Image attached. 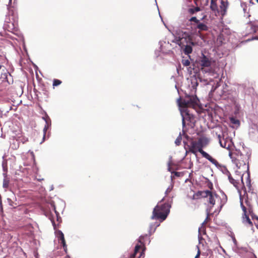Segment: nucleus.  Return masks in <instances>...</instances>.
Segmentation results:
<instances>
[{
    "instance_id": "obj_40",
    "label": "nucleus",
    "mask_w": 258,
    "mask_h": 258,
    "mask_svg": "<svg viewBox=\"0 0 258 258\" xmlns=\"http://www.w3.org/2000/svg\"><path fill=\"white\" fill-rule=\"evenodd\" d=\"M251 217H252V220H255L256 221V217H258L256 215H252Z\"/></svg>"
},
{
    "instance_id": "obj_42",
    "label": "nucleus",
    "mask_w": 258,
    "mask_h": 258,
    "mask_svg": "<svg viewBox=\"0 0 258 258\" xmlns=\"http://www.w3.org/2000/svg\"><path fill=\"white\" fill-rule=\"evenodd\" d=\"M248 4V6H249L250 5H253L254 3L252 2V1H249V3Z\"/></svg>"
},
{
    "instance_id": "obj_26",
    "label": "nucleus",
    "mask_w": 258,
    "mask_h": 258,
    "mask_svg": "<svg viewBox=\"0 0 258 258\" xmlns=\"http://www.w3.org/2000/svg\"><path fill=\"white\" fill-rule=\"evenodd\" d=\"M222 196H223V198H222V199H221V205L220 206V208H221L222 207V206H223V205L227 201V197L224 194L223 192H222Z\"/></svg>"
},
{
    "instance_id": "obj_33",
    "label": "nucleus",
    "mask_w": 258,
    "mask_h": 258,
    "mask_svg": "<svg viewBox=\"0 0 258 258\" xmlns=\"http://www.w3.org/2000/svg\"><path fill=\"white\" fill-rule=\"evenodd\" d=\"M230 120H231V122L233 124H239V121L238 119H235L232 117L231 118Z\"/></svg>"
},
{
    "instance_id": "obj_2",
    "label": "nucleus",
    "mask_w": 258,
    "mask_h": 258,
    "mask_svg": "<svg viewBox=\"0 0 258 258\" xmlns=\"http://www.w3.org/2000/svg\"><path fill=\"white\" fill-rule=\"evenodd\" d=\"M172 199H169L167 202L162 204L158 203L154 208L152 215L151 217L152 220H160V222L164 221L170 213V209L171 207Z\"/></svg>"
},
{
    "instance_id": "obj_10",
    "label": "nucleus",
    "mask_w": 258,
    "mask_h": 258,
    "mask_svg": "<svg viewBox=\"0 0 258 258\" xmlns=\"http://www.w3.org/2000/svg\"><path fill=\"white\" fill-rule=\"evenodd\" d=\"M183 144L185 146L184 148L186 150V153L187 151L185 147L186 145H187V147L188 148V152H191L195 154L197 153V151L199 152V146L198 145L197 142L192 141L190 143V145H187V143L185 141H183Z\"/></svg>"
},
{
    "instance_id": "obj_17",
    "label": "nucleus",
    "mask_w": 258,
    "mask_h": 258,
    "mask_svg": "<svg viewBox=\"0 0 258 258\" xmlns=\"http://www.w3.org/2000/svg\"><path fill=\"white\" fill-rule=\"evenodd\" d=\"M194 2H195L197 6L190 7L187 9V12L190 15H193L196 12H199L201 10L200 7L198 6V4L196 3L197 1Z\"/></svg>"
},
{
    "instance_id": "obj_35",
    "label": "nucleus",
    "mask_w": 258,
    "mask_h": 258,
    "mask_svg": "<svg viewBox=\"0 0 258 258\" xmlns=\"http://www.w3.org/2000/svg\"><path fill=\"white\" fill-rule=\"evenodd\" d=\"M7 202H8V204L11 206H13V203L14 202H13V201L10 199V198H8L7 199Z\"/></svg>"
},
{
    "instance_id": "obj_15",
    "label": "nucleus",
    "mask_w": 258,
    "mask_h": 258,
    "mask_svg": "<svg viewBox=\"0 0 258 258\" xmlns=\"http://www.w3.org/2000/svg\"><path fill=\"white\" fill-rule=\"evenodd\" d=\"M1 78L3 79V81H6L9 84L11 83L10 78H12V76L7 71L2 73Z\"/></svg>"
},
{
    "instance_id": "obj_49",
    "label": "nucleus",
    "mask_w": 258,
    "mask_h": 258,
    "mask_svg": "<svg viewBox=\"0 0 258 258\" xmlns=\"http://www.w3.org/2000/svg\"><path fill=\"white\" fill-rule=\"evenodd\" d=\"M53 186L51 185V188H50V190H53Z\"/></svg>"
},
{
    "instance_id": "obj_46",
    "label": "nucleus",
    "mask_w": 258,
    "mask_h": 258,
    "mask_svg": "<svg viewBox=\"0 0 258 258\" xmlns=\"http://www.w3.org/2000/svg\"><path fill=\"white\" fill-rule=\"evenodd\" d=\"M168 171H170V169H171V168L170 167V163H168Z\"/></svg>"
},
{
    "instance_id": "obj_48",
    "label": "nucleus",
    "mask_w": 258,
    "mask_h": 258,
    "mask_svg": "<svg viewBox=\"0 0 258 258\" xmlns=\"http://www.w3.org/2000/svg\"><path fill=\"white\" fill-rule=\"evenodd\" d=\"M233 242L236 244V240L235 238L233 239Z\"/></svg>"
},
{
    "instance_id": "obj_1",
    "label": "nucleus",
    "mask_w": 258,
    "mask_h": 258,
    "mask_svg": "<svg viewBox=\"0 0 258 258\" xmlns=\"http://www.w3.org/2000/svg\"><path fill=\"white\" fill-rule=\"evenodd\" d=\"M174 42L178 44L181 50L186 55H189L192 51V47L196 43L194 42L189 33L186 31H179L175 37Z\"/></svg>"
},
{
    "instance_id": "obj_45",
    "label": "nucleus",
    "mask_w": 258,
    "mask_h": 258,
    "mask_svg": "<svg viewBox=\"0 0 258 258\" xmlns=\"http://www.w3.org/2000/svg\"><path fill=\"white\" fill-rule=\"evenodd\" d=\"M174 174H175L176 176H178V175H179V172H174Z\"/></svg>"
},
{
    "instance_id": "obj_21",
    "label": "nucleus",
    "mask_w": 258,
    "mask_h": 258,
    "mask_svg": "<svg viewBox=\"0 0 258 258\" xmlns=\"http://www.w3.org/2000/svg\"><path fill=\"white\" fill-rule=\"evenodd\" d=\"M202 233H203V234H206V230L205 228L204 227L201 226L199 228V235H198V238L199 241H200L202 239H203L201 234Z\"/></svg>"
},
{
    "instance_id": "obj_47",
    "label": "nucleus",
    "mask_w": 258,
    "mask_h": 258,
    "mask_svg": "<svg viewBox=\"0 0 258 258\" xmlns=\"http://www.w3.org/2000/svg\"><path fill=\"white\" fill-rule=\"evenodd\" d=\"M3 175H4V178H8L7 175L6 173H3Z\"/></svg>"
},
{
    "instance_id": "obj_41",
    "label": "nucleus",
    "mask_w": 258,
    "mask_h": 258,
    "mask_svg": "<svg viewBox=\"0 0 258 258\" xmlns=\"http://www.w3.org/2000/svg\"><path fill=\"white\" fill-rule=\"evenodd\" d=\"M200 254V250L199 249V250H198V253H197V254L196 255V256L195 258H198V257L199 256Z\"/></svg>"
},
{
    "instance_id": "obj_28",
    "label": "nucleus",
    "mask_w": 258,
    "mask_h": 258,
    "mask_svg": "<svg viewBox=\"0 0 258 258\" xmlns=\"http://www.w3.org/2000/svg\"><path fill=\"white\" fill-rule=\"evenodd\" d=\"M49 127H48V125H45L44 128H43V142L45 140L46 132H47V130L48 129Z\"/></svg>"
},
{
    "instance_id": "obj_7",
    "label": "nucleus",
    "mask_w": 258,
    "mask_h": 258,
    "mask_svg": "<svg viewBox=\"0 0 258 258\" xmlns=\"http://www.w3.org/2000/svg\"><path fill=\"white\" fill-rule=\"evenodd\" d=\"M181 102L184 105L195 107L198 105L199 100L196 95H186Z\"/></svg>"
},
{
    "instance_id": "obj_39",
    "label": "nucleus",
    "mask_w": 258,
    "mask_h": 258,
    "mask_svg": "<svg viewBox=\"0 0 258 258\" xmlns=\"http://www.w3.org/2000/svg\"><path fill=\"white\" fill-rule=\"evenodd\" d=\"M254 222L255 227L258 229V217H256V221H254Z\"/></svg>"
},
{
    "instance_id": "obj_55",
    "label": "nucleus",
    "mask_w": 258,
    "mask_h": 258,
    "mask_svg": "<svg viewBox=\"0 0 258 258\" xmlns=\"http://www.w3.org/2000/svg\"><path fill=\"white\" fill-rule=\"evenodd\" d=\"M38 180L39 181H41V180H43V179H38Z\"/></svg>"
},
{
    "instance_id": "obj_56",
    "label": "nucleus",
    "mask_w": 258,
    "mask_h": 258,
    "mask_svg": "<svg viewBox=\"0 0 258 258\" xmlns=\"http://www.w3.org/2000/svg\"><path fill=\"white\" fill-rule=\"evenodd\" d=\"M196 85L197 86L198 85V83L197 82H196Z\"/></svg>"
},
{
    "instance_id": "obj_20",
    "label": "nucleus",
    "mask_w": 258,
    "mask_h": 258,
    "mask_svg": "<svg viewBox=\"0 0 258 258\" xmlns=\"http://www.w3.org/2000/svg\"><path fill=\"white\" fill-rule=\"evenodd\" d=\"M197 27L201 31H206L208 30L207 26L203 23H200V22L197 24Z\"/></svg>"
},
{
    "instance_id": "obj_38",
    "label": "nucleus",
    "mask_w": 258,
    "mask_h": 258,
    "mask_svg": "<svg viewBox=\"0 0 258 258\" xmlns=\"http://www.w3.org/2000/svg\"><path fill=\"white\" fill-rule=\"evenodd\" d=\"M47 116H49L46 113H45V116L42 117V118L43 120H44L45 121V120H47Z\"/></svg>"
},
{
    "instance_id": "obj_23",
    "label": "nucleus",
    "mask_w": 258,
    "mask_h": 258,
    "mask_svg": "<svg viewBox=\"0 0 258 258\" xmlns=\"http://www.w3.org/2000/svg\"><path fill=\"white\" fill-rule=\"evenodd\" d=\"M10 180L8 178H4L3 182V187L4 188L7 189L9 187Z\"/></svg>"
},
{
    "instance_id": "obj_37",
    "label": "nucleus",
    "mask_w": 258,
    "mask_h": 258,
    "mask_svg": "<svg viewBox=\"0 0 258 258\" xmlns=\"http://www.w3.org/2000/svg\"><path fill=\"white\" fill-rule=\"evenodd\" d=\"M210 211V210H209L208 209L207 210V218H206V220L203 222L202 224H204L206 222V220L208 219Z\"/></svg>"
},
{
    "instance_id": "obj_19",
    "label": "nucleus",
    "mask_w": 258,
    "mask_h": 258,
    "mask_svg": "<svg viewBox=\"0 0 258 258\" xmlns=\"http://www.w3.org/2000/svg\"><path fill=\"white\" fill-rule=\"evenodd\" d=\"M241 7L243 9L244 13H246L247 14V16L249 17L250 15L248 14L249 9L247 8V4L245 2H242L241 3Z\"/></svg>"
},
{
    "instance_id": "obj_5",
    "label": "nucleus",
    "mask_w": 258,
    "mask_h": 258,
    "mask_svg": "<svg viewBox=\"0 0 258 258\" xmlns=\"http://www.w3.org/2000/svg\"><path fill=\"white\" fill-rule=\"evenodd\" d=\"M148 234L141 235L138 239V241L140 244H137L136 245L134 252L131 253L128 258H140L143 255L146 249L144 240L145 237H147Z\"/></svg>"
},
{
    "instance_id": "obj_52",
    "label": "nucleus",
    "mask_w": 258,
    "mask_h": 258,
    "mask_svg": "<svg viewBox=\"0 0 258 258\" xmlns=\"http://www.w3.org/2000/svg\"><path fill=\"white\" fill-rule=\"evenodd\" d=\"M3 68V66H2L1 64H0V70H1Z\"/></svg>"
},
{
    "instance_id": "obj_50",
    "label": "nucleus",
    "mask_w": 258,
    "mask_h": 258,
    "mask_svg": "<svg viewBox=\"0 0 258 258\" xmlns=\"http://www.w3.org/2000/svg\"><path fill=\"white\" fill-rule=\"evenodd\" d=\"M155 2L156 5L157 6V7H158L157 4V1H155ZM157 8H158V7H157ZM158 10H159V9H158Z\"/></svg>"
},
{
    "instance_id": "obj_16",
    "label": "nucleus",
    "mask_w": 258,
    "mask_h": 258,
    "mask_svg": "<svg viewBox=\"0 0 258 258\" xmlns=\"http://www.w3.org/2000/svg\"><path fill=\"white\" fill-rule=\"evenodd\" d=\"M221 136L220 135H218V138L219 139V142L220 143V146L224 148L225 149H229L230 147L229 144L227 145V140H225L224 139H223V140L221 139Z\"/></svg>"
},
{
    "instance_id": "obj_9",
    "label": "nucleus",
    "mask_w": 258,
    "mask_h": 258,
    "mask_svg": "<svg viewBox=\"0 0 258 258\" xmlns=\"http://www.w3.org/2000/svg\"><path fill=\"white\" fill-rule=\"evenodd\" d=\"M177 104L179 107V109L180 110V114L182 118L187 117L188 118H190V114L189 113V111L187 109L188 106H185L182 104V103L181 102V98H179L177 100Z\"/></svg>"
},
{
    "instance_id": "obj_34",
    "label": "nucleus",
    "mask_w": 258,
    "mask_h": 258,
    "mask_svg": "<svg viewBox=\"0 0 258 258\" xmlns=\"http://www.w3.org/2000/svg\"><path fill=\"white\" fill-rule=\"evenodd\" d=\"M185 119L189 120L190 118H187V117L182 118V127H184L185 126Z\"/></svg>"
},
{
    "instance_id": "obj_25",
    "label": "nucleus",
    "mask_w": 258,
    "mask_h": 258,
    "mask_svg": "<svg viewBox=\"0 0 258 258\" xmlns=\"http://www.w3.org/2000/svg\"><path fill=\"white\" fill-rule=\"evenodd\" d=\"M245 217H243V222H247L250 226H252V223L249 219V217L246 214H244Z\"/></svg>"
},
{
    "instance_id": "obj_51",
    "label": "nucleus",
    "mask_w": 258,
    "mask_h": 258,
    "mask_svg": "<svg viewBox=\"0 0 258 258\" xmlns=\"http://www.w3.org/2000/svg\"><path fill=\"white\" fill-rule=\"evenodd\" d=\"M164 198H163L160 201V203L162 202L163 200H164Z\"/></svg>"
},
{
    "instance_id": "obj_30",
    "label": "nucleus",
    "mask_w": 258,
    "mask_h": 258,
    "mask_svg": "<svg viewBox=\"0 0 258 258\" xmlns=\"http://www.w3.org/2000/svg\"><path fill=\"white\" fill-rule=\"evenodd\" d=\"M182 63L185 67H187L190 64V61L188 59H182Z\"/></svg>"
},
{
    "instance_id": "obj_36",
    "label": "nucleus",
    "mask_w": 258,
    "mask_h": 258,
    "mask_svg": "<svg viewBox=\"0 0 258 258\" xmlns=\"http://www.w3.org/2000/svg\"><path fill=\"white\" fill-rule=\"evenodd\" d=\"M240 205H241V208L244 212V214H246V209L245 207L243 205L242 202H241Z\"/></svg>"
},
{
    "instance_id": "obj_43",
    "label": "nucleus",
    "mask_w": 258,
    "mask_h": 258,
    "mask_svg": "<svg viewBox=\"0 0 258 258\" xmlns=\"http://www.w3.org/2000/svg\"><path fill=\"white\" fill-rule=\"evenodd\" d=\"M163 43V41H160L159 42V44L160 45V47H161L162 46Z\"/></svg>"
},
{
    "instance_id": "obj_11",
    "label": "nucleus",
    "mask_w": 258,
    "mask_h": 258,
    "mask_svg": "<svg viewBox=\"0 0 258 258\" xmlns=\"http://www.w3.org/2000/svg\"><path fill=\"white\" fill-rule=\"evenodd\" d=\"M206 196L208 197V202L212 206L215 204V199L218 198V196L216 194H213L211 191L207 190L205 192Z\"/></svg>"
},
{
    "instance_id": "obj_3",
    "label": "nucleus",
    "mask_w": 258,
    "mask_h": 258,
    "mask_svg": "<svg viewBox=\"0 0 258 258\" xmlns=\"http://www.w3.org/2000/svg\"><path fill=\"white\" fill-rule=\"evenodd\" d=\"M229 156L232 159V161L234 164L237 169H242L243 171H249V165L248 159L249 158L247 155H243L240 153L238 154L236 157H233L231 154ZM248 176L249 177V172H248Z\"/></svg>"
},
{
    "instance_id": "obj_14",
    "label": "nucleus",
    "mask_w": 258,
    "mask_h": 258,
    "mask_svg": "<svg viewBox=\"0 0 258 258\" xmlns=\"http://www.w3.org/2000/svg\"><path fill=\"white\" fill-rule=\"evenodd\" d=\"M161 222H160V220H159V221L158 222L156 221L155 222L150 223L149 229V236H151L153 233L155 232L156 228L160 226Z\"/></svg>"
},
{
    "instance_id": "obj_32",
    "label": "nucleus",
    "mask_w": 258,
    "mask_h": 258,
    "mask_svg": "<svg viewBox=\"0 0 258 258\" xmlns=\"http://www.w3.org/2000/svg\"><path fill=\"white\" fill-rule=\"evenodd\" d=\"M45 125H48V127H50L51 126V119L49 116H47V120H45Z\"/></svg>"
},
{
    "instance_id": "obj_13",
    "label": "nucleus",
    "mask_w": 258,
    "mask_h": 258,
    "mask_svg": "<svg viewBox=\"0 0 258 258\" xmlns=\"http://www.w3.org/2000/svg\"><path fill=\"white\" fill-rule=\"evenodd\" d=\"M249 136L252 140L258 143V129L251 127L249 131Z\"/></svg>"
},
{
    "instance_id": "obj_31",
    "label": "nucleus",
    "mask_w": 258,
    "mask_h": 258,
    "mask_svg": "<svg viewBox=\"0 0 258 258\" xmlns=\"http://www.w3.org/2000/svg\"><path fill=\"white\" fill-rule=\"evenodd\" d=\"M189 21L191 22H195L196 24L199 23L200 22V20H198L197 17H192L190 19Z\"/></svg>"
},
{
    "instance_id": "obj_12",
    "label": "nucleus",
    "mask_w": 258,
    "mask_h": 258,
    "mask_svg": "<svg viewBox=\"0 0 258 258\" xmlns=\"http://www.w3.org/2000/svg\"><path fill=\"white\" fill-rule=\"evenodd\" d=\"M56 236L57 237L58 240L61 241V243L63 246V248L65 251L67 249V244L64 237V234L61 230H58L55 232Z\"/></svg>"
},
{
    "instance_id": "obj_4",
    "label": "nucleus",
    "mask_w": 258,
    "mask_h": 258,
    "mask_svg": "<svg viewBox=\"0 0 258 258\" xmlns=\"http://www.w3.org/2000/svg\"><path fill=\"white\" fill-rule=\"evenodd\" d=\"M208 142V139L207 138L201 137L199 138L197 143L199 146V152L202 155L203 157L208 160L217 168L222 167V166L216 160L212 158L208 153L203 150V147L207 144Z\"/></svg>"
},
{
    "instance_id": "obj_44",
    "label": "nucleus",
    "mask_w": 258,
    "mask_h": 258,
    "mask_svg": "<svg viewBox=\"0 0 258 258\" xmlns=\"http://www.w3.org/2000/svg\"><path fill=\"white\" fill-rule=\"evenodd\" d=\"M159 53H160V51H155V53L157 55V56H158L159 55Z\"/></svg>"
},
{
    "instance_id": "obj_22",
    "label": "nucleus",
    "mask_w": 258,
    "mask_h": 258,
    "mask_svg": "<svg viewBox=\"0 0 258 258\" xmlns=\"http://www.w3.org/2000/svg\"><path fill=\"white\" fill-rule=\"evenodd\" d=\"M16 1H14L13 5H12V1H9L8 4L7 5V9L9 12V13L10 14L12 12V14H13V11L12 9V8H14V5L15 4Z\"/></svg>"
},
{
    "instance_id": "obj_54",
    "label": "nucleus",
    "mask_w": 258,
    "mask_h": 258,
    "mask_svg": "<svg viewBox=\"0 0 258 258\" xmlns=\"http://www.w3.org/2000/svg\"><path fill=\"white\" fill-rule=\"evenodd\" d=\"M239 172V171H236V174H238Z\"/></svg>"
},
{
    "instance_id": "obj_6",
    "label": "nucleus",
    "mask_w": 258,
    "mask_h": 258,
    "mask_svg": "<svg viewBox=\"0 0 258 258\" xmlns=\"http://www.w3.org/2000/svg\"><path fill=\"white\" fill-rule=\"evenodd\" d=\"M200 64L201 66V71L203 73L206 74L212 72L211 59L203 53L200 60Z\"/></svg>"
},
{
    "instance_id": "obj_57",
    "label": "nucleus",
    "mask_w": 258,
    "mask_h": 258,
    "mask_svg": "<svg viewBox=\"0 0 258 258\" xmlns=\"http://www.w3.org/2000/svg\"><path fill=\"white\" fill-rule=\"evenodd\" d=\"M256 2L258 3V1H256Z\"/></svg>"
},
{
    "instance_id": "obj_53",
    "label": "nucleus",
    "mask_w": 258,
    "mask_h": 258,
    "mask_svg": "<svg viewBox=\"0 0 258 258\" xmlns=\"http://www.w3.org/2000/svg\"><path fill=\"white\" fill-rule=\"evenodd\" d=\"M185 136V137H186V138H188V136H187V135H186Z\"/></svg>"
},
{
    "instance_id": "obj_27",
    "label": "nucleus",
    "mask_w": 258,
    "mask_h": 258,
    "mask_svg": "<svg viewBox=\"0 0 258 258\" xmlns=\"http://www.w3.org/2000/svg\"><path fill=\"white\" fill-rule=\"evenodd\" d=\"M61 83V81L58 79H54L53 81V86L54 87L57 86Z\"/></svg>"
},
{
    "instance_id": "obj_18",
    "label": "nucleus",
    "mask_w": 258,
    "mask_h": 258,
    "mask_svg": "<svg viewBox=\"0 0 258 258\" xmlns=\"http://www.w3.org/2000/svg\"><path fill=\"white\" fill-rule=\"evenodd\" d=\"M224 170L225 171V173H226L228 177V179L229 180V182L233 184L234 185H235V184L237 183L236 181L232 178V177L231 176V174L230 172L228 171L226 168L224 167Z\"/></svg>"
},
{
    "instance_id": "obj_24",
    "label": "nucleus",
    "mask_w": 258,
    "mask_h": 258,
    "mask_svg": "<svg viewBox=\"0 0 258 258\" xmlns=\"http://www.w3.org/2000/svg\"><path fill=\"white\" fill-rule=\"evenodd\" d=\"M181 140H182V137H181V133H180L179 135H178V136L177 137V138H176V139L175 141V145L176 146L180 145L181 144Z\"/></svg>"
},
{
    "instance_id": "obj_29",
    "label": "nucleus",
    "mask_w": 258,
    "mask_h": 258,
    "mask_svg": "<svg viewBox=\"0 0 258 258\" xmlns=\"http://www.w3.org/2000/svg\"><path fill=\"white\" fill-rule=\"evenodd\" d=\"M173 184H170L168 187L167 188L165 192V196H167L169 192L171 191L173 189Z\"/></svg>"
},
{
    "instance_id": "obj_8",
    "label": "nucleus",
    "mask_w": 258,
    "mask_h": 258,
    "mask_svg": "<svg viewBox=\"0 0 258 258\" xmlns=\"http://www.w3.org/2000/svg\"><path fill=\"white\" fill-rule=\"evenodd\" d=\"M217 1H211V8L213 11L217 10L220 12L222 15H224L226 11L228 1H221V5L219 9L218 8Z\"/></svg>"
}]
</instances>
